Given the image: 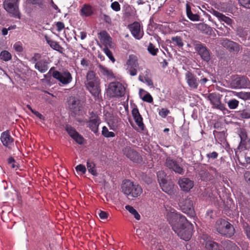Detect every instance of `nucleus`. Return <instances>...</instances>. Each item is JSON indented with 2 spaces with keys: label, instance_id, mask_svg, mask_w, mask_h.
I'll return each instance as SVG.
<instances>
[{
  "label": "nucleus",
  "instance_id": "nucleus-1",
  "mask_svg": "<svg viewBox=\"0 0 250 250\" xmlns=\"http://www.w3.org/2000/svg\"><path fill=\"white\" fill-rule=\"evenodd\" d=\"M167 220L173 230L181 239L186 241L190 239L193 227L184 215L177 211L171 212L167 215Z\"/></svg>",
  "mask_w": 250,
  "mask_h": 250
},
{
  "label": "nucleus",
  "instance_id": "nucleus-2",
  "mask_svg": "<svg viewBox=\"0 0 250 250\" xmlns=\"http://www.w3.org/2000/svg\"><path fill=\"white\" fill-rule=\"evenodd\" d=\"M85 84L87 89L95 99H98L101 93L100 80L98 77L96 76V74L94 71H89L87 72Z\"/></svg>",
  "mask_w": 250,
  "mask_h": 250
},
{
  "label": "nucleus",
  "instance_id": "nucleus-3",
  "mask_svg": "<svg viewBox=\"0 0 250 250\" xmlns=\"http://www.w3.org/2000/svg\"><path fill=\"white\" fill-rule=\"evenodd\" d=\"M121 188L122 192L128 198H137L143 193V189L140 186L135 184L129 180L125 181L122 185Z\"/></svg>",
  "mask_w": 250,
  "mask_h": 250
},
{
  "label": "nucleus",
  "instance_id": "nucleus-4",
  "mask_svg": "<svg viewBox=\"0 0 250 250\" xmlns=\"http://www.w3.org/2000/svg\"><path fill=\"white\" fill-rule=\"evenodd\" d=\"M217 231L222 235L228 237L232 236L235 232L233 226L225 219H219L216 223Z\"/></svg>",
  "mask_w": 250,
  "mask_h": 250
},
{
  "label": "nucleus",
  "instance_id": "nucleus-5",
  "mask_svg": "<svg viewBox=\"0 0 250 250\" xmlns=\"http://www.w3.org/2000/svg\"><path fill=\"white\" fill-rule=\"evenodd\" d=\"M19 0H4L3 7L10 14L11 16L20 19L21 13L19 10Z\"/></svg>",
  "mask_w": 250,
  "mask_h": 250
},
{
  "label": "nucleus",
  "instance_id": "nucleus-6",
  "mask_svg": "<svg viewBox=\"0 0 250 250\" xmlns=\"http://www.w3.org/2000/svg\"><path fill=\"white\" fill-rule=\"evenodd\" d=\"M164 174L163 171L157 173L158 180L162 190L170 195L174 194L177 187L172 182L167 181L164 177H161V174Z\"/></svg>",
  "mask_w": 250,
  "mask_h": 250
},
{
  "label": "nucleus",
  "instance_id": "nucleus-7",
  "mask_svg": "<svg viewBox=\"0 0 250 250\" xmlns=\"http://www.w3.org/2000/svg\"><path fill=\"white\" fill-rule=\"evenodd\" d=\"M125 92V87L119 82H112L108 85L107 93L111 97H122Z\"/></svg>",
  "mask_w": 250,
  "mask_h": 250
},
{
  "label": "nucleus",
  "instance_id": "nucleus-8",
  "mask_svg": "<svg viewBox=\"0 0 250 250\" xmlns=\"http://www.w3.org/2000/svg\"><path fill=\"white\" fill-rule=\"evenodd\" d=\"M193 45L195 51L205 62H208L210 60V52L205 45L198 41H194Z\"/></svg>",
  "mask_w": 250,
  "mask_h": 250
},
{
  "label": "nucleus",
  "instance_id": "nucleus-9",
  "mask_svg": "<svg viewBox=\"0 0 250 250\" xmlns=\"http://www.w3.org/2000/svg\"><path fill=\"white\" fill-rule=\"evenodd\" d=\"M179 206L182 211L189 217L194 218L196 216L193 202L190 198H187L180 202Z\"/></svg>",
  "mask_w": 250,
  "mask_h": 250
},
{
  "label": "nucleus",
  "instance_id": "nucleus-10",
  "mask_svg": "<svg viewBox=\"0 0 250 250\" xmlns=\"http://www.w3.org/2000/svg\"><path fill=\"white\" fill-rule=\"evenodd\" d=\"M127 72L131 76L137 74V68L139 67L137 57L134 55H130L125 64Z\"/></svg>",
  "mask_w": 250,
  "mask_h": 250
},
{
  "label": "nucleus",
  "instance_id": "nucleus-11",
  "mask_svg": "<svg viewBox=\"0 0 250 250\" xmlns=\"http://www.w3.org/2000/svg\"><path fill=\"white\" fill-rule=\"evenodd\" d=\"M90 117L88 121H85L87 127H88L95 134L99 131V126L101 123V120L98 114L91 112L90 113Z\"/></svg>",
  "mask_w": 250,
  "mask_h": 250
},
{
  "label": "nucleus",
  "instance_id": "nucleus-12",
  "mask_svg": "<svg viewBox=\"0 0 250 250\" xmlns=\"http://www.w3.org/2000/svg\"><path fill=\"white\" fill-rule=\"evenodd\" d=\"M222 95L217 93H211L208 95V99L212 105V107L221 111L226 110L225 105L221 103Z\"/></svg>",
  "mask_w": 250,
  "mask_h": 250
},
{
  "label": "nucleus",
  "instance_id": "nucleus-13",
  "mask_svg": "<svg viewBox=\"0 0 250 250\" xmlns=\"http://www.w3.org/2000/svg\"><path fill=\"white\" fill-rule=\"evenodd\" d=\"M123 154L133 163L141 164L143 162L141 155L135 150L129 146H126L123 149Z\"/></svg>",
  "mask_w": 250,
  "mask_h": 250
},
{
  "label": "nucleus",
  "instance_id": "nucleus-14",
  "mask_svg": "<svg viewBox=\"0 0 250 250\" xmlns=\"http://www.w3.org/2000/svg\"><path fill=\"white\" fill-rule=\"evenodd\" d=\"M52 75L54 78L58 80L63 84H67L71 83L72 80L71 74L67 70L62 72L55 70L52 72Z\"/></svg>",
  "mask_w": 250,
  "mask_h": 250
},
{
  "label": "nucleus",
  "instance_id": "nucleus-15",
  "mask_svg": "<svg viewBox=\"0 0 250 250\" xmlns=\"http://www.w3.org/2000/svg\"><path fill=\"white\" fill-rule=\"evenodd\" d=\"M165 166L168 169L174 171L175 173L183 174L184 172L183 168L180 166L178 162L170 157L167 158Z\"/></svg>",
  "mask_w": 250,
  "mask_h": 250
},
{
  "label": "nucleus",
  "instance_id": "nucleus-16",
  "mask_svg": "<svg viewBox=\"0 0 250 250\" xmlns=\"http://www.w3.org/2000/svg\"><path fill=\"white\" fill-rule=\"evenodd\" d=\"M128 28L132 35L137 40H140L144 35L143 27L138 21H134L128 25Z\"/></svg>",
  "mask_w": 250,
  "mask_h": 250
},
{
  "label": "nucleus",
  "instance_id": "nucleus-17",
  "mask_svg": "<svg viewBox=\"0 0 250 250\" xmlns=\"http://www.w3.org/2000/svg\"><path fill=\"white\" fill-rule=\"evenodd\" d=\"M65 130L69 135L78 144L82 145L84 142L83 137L80 134L76 129L71 125H66Z\"/></svg>",
  "mask_w": 250,
  "mask_h": 250
},
{
  "label": "nucleus",
  "instance_id": "nucleus-18",
  "mask_svg": "<svg viewBox=\"0 0 250 250\" xmlns=\"http://www.w3.org/2000/svg\"><path fill=\"white\" fill-rule=\"evenodd\" d=\"M98 35L100 40L104 45V47L113 48L112 38L105 30L101 31Z\"/></svg>",
  "mask_w": 250,
  "mask_h": 250
},
{
  "label": "nucleus",
  "instance_id": "nucleus-19",
  "mask_svg": "<svg viewBox=\"0 0 250 250\" xmlns=\"http://www.w3.org/2000/svg\"><path fill=\"white\" fill-rule=\"evenodd\" d=\"M68 107L70 110L75 115L77 114L81 110L80 101L75 97H70L68 100Z\"/></svg>",
  "mask_w": 250,
  "mask_h": 250
},
{
  "label": "nucleus",
  "instance_id": "nucleus-20",
  "mask_svg": "<svg viewBox=\"0 0 250 250\" xmlns=\"http://www.w3.org/2000/svg\"><path fill=\"white\" fill-rule=\"evenodd\" d=\"M185 79L188 85L192 89H197L198 86V79L190 71H187L185 74Z\"/></svg>",
  "mask_w": 250,
  "mask_h": 250
},
{
  "label": "nucleus",
  "instance_id": "nucleus-21",
  "mask_svg": "<svg viewBox=\"0 0 250 250\" xmlns=\"http://www.w3.org/2000/svg\"><path fill=\"white\" fill-rule=\"evenodd\" d=\"M131 114L135 123L138 127L142 131H143L145 128V125L143 123V119L139 111L138 108L136 106L132 110Z\"/></svg>",
  "mask_w": 250,
  "mask_h": 250
},
{
  "label": "nucleus",
  "instance_id": "nucleus-22",
  "mask_svg": "<svg viewBox=\"0 0 250 250\" xmlns=\"http://www.w3.org/2000/svg\"><path fill=\"white\" fill-rule=\"evenodd\" d=\"M221 44L231 52L237 53L240 50L239 45L238 43L227 39L222 40Z\"/></svg>",
  "mask_w": 250,
  "mask_h": 250
},
{
  "label": "nucleus",
  "instance_id": "nucleus-23",
  "mask_svg": "<svg viewBox=\"0 0 250 250\" xmlns=\"http://www.w3.org/2000/svg\"><path fill=\"white\" fill-rule=\"evenodd\" d=\"M0 140L3 145L10 148L14 145V139L11 137L8 130L3 132L1 134Z\"/></svg>",
  "mask_w": 250,
  "mask_h": 250
},
{
  "label": "nucleus",
  "instance_id": "nucleus-24",
  "mask_svg": "<svg viewBox=\"0 0 250 250\" xmlns=\"http://www.w3.org/2000/svg\"><path fill=\"white\" fill-rule=\"evenodd\" d=\"M178 184L181 189L188 192L193 187V182L188 178H183L179 180Z\"/></svg>",
  "mask_w": 250,
  "mask_h": 250
},
{
  "label": "nucleus",
  "instance_id": "nucleus-25",
  "mask_svg": "<svg viewBox=\"0 0 250 250\" xmlns=\"http://www.w3.org/2000/svg\"><path fill=\"white\" fill-rule=\"evenodd\" d=\"M233 83L235 87L242 88H245L248 86L250 81L247 77L242 76L236 78Z\"/></svg>",
  "mask_w": 250,
  "mask_h": 250
},
{
  "label": "nucleus",
  "instance_id": "nucleus-26",
  "mask_svg": "<svg viewBox=\"0 0 250 250\" xmlns=\"http://www.w3.org/2000/svg\"><path fill=\"white\" fill-rule=\"evenodd\" d=\"M80 14L83 17H90L94 14V8L89 4H84L81 9Z\"/></svg>",
  "mask_w": 250,
  "mask_h": 250
},
{
  "label": "nucleus",
  "instance_id": "nucleus-27",
  "mask_svg": "<svg viewBox=\"0 0 250 250\" xmlns=\"http://www.w3.org/2000/svg\"><path fill=\"white\" fill-rule=\"evenodd\" d=\"M48 61L42 59L37 62L35 64V68L41 73L45 72L48 69Z\"/></svg>",
  "mask_w": 250,
  "mask_h": 250
},
{
  "label": "nucleus",
  "instance_id": "nucleus-28",
  "mask_svg": "<svg viewBox=\"0 0 250 250\" xmlns=\"http://www.w3.org/2000/svg\"><path fill=\"white\" fill-rule=\"evenodd\" d=\"M211 13L213 15L217 17L220 21L225 22L228 25H231L232 23V20L230 18L226 16L217 11L213 10Z\"/></svg>",
  "mask_w": 250,
  "mask_h": 250
},
{
  "label": "nucleus",
  "instance_id": "nucleus-29",
  "mask_svg": "<svg viewBox=\"0 0 250 250\" xmlns=\"http://www.w3.org/2000/svg\"><path fill=\"white\" fill-rule=\"evenodd\" d=\"M45 38L47 43L52 49L60 52H62L63 48L57 42L51 40L50 38L46 36H45Z\"/></svg>",
  "mask_w": 250,
  "mask_h": 250
},
{
  "label": "nucleus",
  "instance_id": "nucleus-30",
  "mask_svg": "<svg viewBox=\"0 0 250 250\" xmlns=\"http://www.w3.org/2000/svg\"><path fill=\"white\" fill-rule=\"evenodd\" d=\"M98 67L101 74L106 76L107 78L112 79L115 78L112 70L108 69L107 67L101 64L98 65Z\"/></svg>",
  "mask_w": 250,
  "mask_h": 250
},
{
  "label": "nucleus",
  "instance_id": "nucleus-31",
  "mask_svg": "<svg viewBox=\"0 0 250 250\" xmlns=\"http://www.w3.org/2000/svg\"><path fill=\"white\" fill-rule=\"evenodd\" d=\"M87 167L89 173L94 176H97L98 173L95 168V164L90 160H88L86 162Z\"/></svg>",
  "mask_w": 250,
  "mask_h": 250
},
{
  "label": "nucleus",
  "instance_id": "nucleus-32",
  "mask_svg": "<svg viewBox=\"0 0 250 250\" xmlns=\"http://www.w3.org/2000/svg\"><path fill=\"white\" fill-rule=\"evenodd\" d=\"M205 247L208 250H220L219 245L212 240H208L206 242Z\"/></svg>",
  "mask_w": 250,
  "mask_h": 250
},
{
  "label": "nucleus",
  "instance_id": "nucleus-33",
  "mask_svg": "<svg viewBox=\"0 0 250 250\" xmlns=\"http://www.w3.org/2000/svg\"><path fill=\"white\" fill-rule=\"evenodd\" d=\"M224 247L225 250H240L235 244L229 240L224 242Z\"/></svg>",
  "mask_w": 250,
  "mask_h": 250
},
{
  "label": "nucleus",
  "instance_id": "nucleus-34",
  "mask_svg": "<svg viewBox=\"0 0 250 250\" xmlns=\"http://www.w3.org/2000/svg\"><path fill=\"white\" fill-rule=\"evenodd\" d=\"M125 208L132 214L136 220H139L140 219L141 216L140 214L133 207L130 205H126L125 206Z\"/></svg>",
  "mask_w": 250,
  "mask_h": 250
},
{
  "label": "nucleus",
  "instance_id": "nucleus-35",
  "mask_svg": "<svg viewBox=\"0 0 250 250\" xmlns=\"http://www.w3.org/2000/svg\"><path fill=\"white\" fill-rule=\"evenodd\" d=\"M138 80L143 83H146L148 86L154 87L153 81L148 76L146 75L145 77H143L140 75Z\"/></svg>",
  "mask_w": 250,
  "mask_h": 250
},
{
  "label": "nucleus",
  "instance_id": "nucleus-36",
  "mask_svg": "<svg viewBox=\"0 0 250 250\" xmlns=\"http://www.w3.org/2000/svg\"><path fill=\"white\" fill-rule=\"evenodd\" d=\"M0 58L2 61L7 62L11 59L12 55L8 51L3 50L0 53Z\"/></svg>",
  "mask_w": 250,
  "mask_h": 250
},
{
  "label": "nucleus",
  "instance_id": "nucleus-37",
  "mask_svg": "<svg viewBox=\"0 0 250 250\" xmlns=\"http://www.w3.org/2000/svg\"><path fill=\"white\" fill-rule=\"evenodd\" d=\"M102 134L106 138L114 137L115 136V134L113 132L109 131L108 128L105 126H103L102 128Z\"/></svg>",
  "mask_w": 250,
  "mask_h": 250
},
{
  "label": "nucleus",
  "instance_id": "nucleus-38",
  "mask_svg": "<svg viewBox=\"0 0 250 250\" xmlns=\"http://www.w3.org/2000/svg\"><path fill=\"white\" fill-rule=\"evenodd\" d=\"M147 50L148 52L152 56H156L157 55L158 52V48L155 47L152 43L150 42L147 47Z\"/></svg>",
  "mask_w": 250,
  "mask_h": 250
},
{
  "label": "nucleus",
  "instance_id": "nucleus-39",
  "mask_svg": "<svg viewBox=\"0 0 250 250\" xmlns=\"http://www.w3.org/2000/svg\"><path fill=\"white\" fill-rule=\"evenodd\" d=\"M239 101L235 99H233L229 100L228 102V105L229 109H236L239 104Z\"/></svg>",
  "mask_w": 250,
  "mask_h": 250
},
{
  "label": "nucleus",
  "instance_id": "nucleus-40",
  "mask_svg": "<svg viewBox=\"0 0 250 250\" xmlns=\"http://www.w3.org/2000/svg\"><path fill=\"white\" fill-rule=\"evenodd\" d=\"M171 40L180 47H182L184 45L182 39L179 36L173 37L171 38Z\"/></svg>",
  "mask_w": 250,
  "mask_h": 250
},
{
  "label": "nucleus",
  "instance_id": "nucleus-41",
  "mask_svg": "<svg viewBox=\"0 0 250 250\" xmlns=\"http://www.w3.org/2000/svg\"><path fill=\"white\" fill-rule=\"evenodd\" d=\"M109 47H104L103 51L108 58L112 61V62H115V59L113 55L112 52L109 49Z\"/></svg>",
  "mask_w": 250,
  "mask_h": 250
},
{
  "label": "nucleus",
  "instance_id": "nucleus-42",
  "mask_svg": "<svg viewBox=\"0 0 250 250\" xmlns=\"http://www.w3.org/2000/svg\"><path fill=\"white\" fill-rule=\"evenodd\" d=\"M170 113V111L167 108H162L159 110L158 114L162 118H165L167 115Z\"/></svg>",
  "mask_w": 250,
  "mask_h": 250
},
{
  "label": "nucleus",
  "instance_id": "nucleus-43",
  "mask_svg": "<svg viewBox=\"0 0 250 250\" xmlns=\"http://www.w3.org/2000/svg\"><path fill=\"white\" fill-rule=\"evenodd\" d=\"M42 56L40 53H34L33 56L31 58L30 61L34 63H36L37 62L41 60Z\"/></svg>",
  "mask_w": 250,
  "mask_h": 250
},
{
  "label": "nucleus",
  "instance_id": "nucleus-44",
  "mask_svg": "<svg viewBox=\"0 0 250 250\" xmlns=\"http://www.w3.org/2000/svg\"><path fill=\"white\" fill-rule=\"evenodd\" d=\"M188 18L192 21H198L199 20L200 17L197 14H194L192 12L190 13L187 15Z\"/></svg>",
  "mask_w": 250,
  "mask_h": 250
},
{
  "label": "nucleus",
  "instance_id": "nucleus-45",
  "mask_svg": "<svg viewBox=\"0 0 250 250\" xmlns=\"http://www.w3.org/2000/svg\"><path fill=\"white\" fill-rule=\"evenodd\" d=\"M13 48L18 52H21L23 51L21 43L20 42H16L14 44Z\"/></svg>",
  "mask_w": 250,
  "mask_h": 250
},
{
  "label": "nucleus",
  "instance_id": "nucleus-46",
  "mask_svg": "<svg viewBox=\"0 0 250 250\" xmlns=\"http://www.w3.org/2000/svg\"><path fill=\"white\" fill-rule=\"evenodd\" d=\"M111 8L115 11L118 12L121 10V6L118 2L114 1L111 4Z\"/></svg>",
  "mask_w": 250,
  "mask_h": 250
},
{
  "label": "nucleus",
  "instance_id": "nucleus-47",
  "mask_svg": "<svg viewBox=\"0 0 250 250\" xmlns=\"http://www.w3.org/2000/svg\"><path fill=\"white\" fill-rule=\"evenodd\" d=\"M243 228L247 238L250 240V226L246 223L244 224Z\"/></svg>",
  "mask_w": 250,
  "mask_h": 250
},
{
  "label": "nucleus",
  "instance_id": "nucleus-48",
  "mask_svg": "<svg viewBox=\"0 0 250 250\" xmlns=\"http://www.w3.org/2000/svg\"><path fill=\"white\" fill-rule=\"evenodd\" d=\"M75 169L77 171L81 172L83 174H85L86 171L85 167L82 164L77 165Z\"/></svg>",
  "mask_w": 250,
  "mask_h": 250
},
{
  "label": "nucleus",
  "instance_id": "nucleus-49",
  "mask_svg": "<svg viewBox=\"0 0 250 250\" xmlns=\"http://www.w3.org/2000/svg\"><path fill=\"white\" fill-rule=\"evenodd\" d=\"M218 156V153L215 151L208 153L206 154V157L209 160L210 159H215Z\"/></svg>",
  "mask_w": 250,
  "mask_h": 250
},
{
  "label": "nucleus",
  "instance_id": "nucleus-50",
  "mask_svg": "<svg viewBox=\"0 0 250 250\" xmlns=\"http://www.w3.org/2000/svg\"><path fill=\"white\" fill-rule=\"evenodd\" d=\"M239 2L244 7L250 8V0H239Z\"/></svg>",
  "mask_w": 250,
  "mask_h": 250
},
{
  "label": "nucleus",
  "instance_id": "nucleus-51",
  "mask_svg": "<svg viewBox=\"0 0 250 250\" xmlns=\"http://www.w3.org/2000/svg\"><path fill=\"white\" fill-rule=\"evenodd\" d=\"M142 100L146 102L151 103L153 102V98L151 95L147 93L142 98Z\"/></svg>",
  "mask_w": 250,
  "mask_h": 250
},
{
  "label": "nucleus",
  "instance_id": "nucleus-52",
  "mask_svg": "<svg viewBox=\"0 0 250 250\" xmlns=\"http://www.w3.org/2000/svg\"><path fill=\"white\" fill-rule=\"evenodd\" d=\"M57 30L58 31L60 32L64 28V24L62 22L58 21L56 23Z\"/></svg>",
  "mask_w": 250,
  "mask_h": 250
},
{
  "label": "nucleus",
  "instance_id": "nucleus-53",
  "mask_svg": "<svg viewBox=\"0 0 250 250\" xmlns=\"http://www.w3.org/2000/svg\"><path fill=\"white\" fill-rule=\"evenodd\" d=\"M103 16V19L104 20V21L106 23L111 25L112 24V20L110 17L108 15L106 14H104Z\"/></svg>",
  "mask_w": 250,
  "mask_h": 250
},
{
  "label": "nucleus",
  "instance_id": "nucleus-54",
  "mask_svg": "<svg viewBox=\"0 0 250 250\" xmlns=\"http://www.w3.org/2000/svg\"><path fill=\"white\" fill-rule=\"evenodd\" d=\"M98 214L101 219H105L107 218L108 214L105 211L100 210Z\"/></svg>",
  "mask_w": 250,
  "mask_h": 250
},
{
  "label": "nucleus",
  "instance_id": "nucleus-55",
  "mask_svg": "<svg viewBox=\"0 0 250 250\" xmlns=\"http://www.w3.org/2000/svg\"><path fill=\"white\" fill-rule=\"evenodd\" d=\"M26 1L29 4H38L39 5L42 4V0H26Z\"/></svg>",
  "mask_w": 250,
  "mask_h": 250
},
{
  "label": "nucleus",
  "instance_id": "nucleus-56",
  "mask_svg": "<svg viewBox=\"0 0 250 250\" xmlns=\"http://www.w3.org/2000/svg\"><path fill=\"white\" fill-rule=\"evenodd\" d=\"M208 81V80L203 76L201 77L200 79H198V83H200L201 85H204Z\"/></svg>",
  "mask_w": 250,
  "mask_h": 250
},
{
  "label": "nucleus",
  "instance_id": "nucleus-57",
  "mask_svg": "<svg viewBox=\"0 0 250 250\" xmlns=\"http://www.w3.org/2000/svg\"><path fill=\"white\" fill-rule=\"evenodd\" d=\"M239 136L241 138V142H244L247 138V134L244 131H241Z\"/></svg>",
  "mask_w": 250,
  "mask_h": 250
},
{
  "label": "nucleus",
  "instance_id": "nucleus-58",
  "mask_svg": "<svg viewBox=\"0 0 250 250\" xmlns=\"http://www.w3.org/2000/svg\"><path fill=\"white\" fill-rule=\"evenodd\" d=\"M206 217H208L209 219L213 218V211L212 209L208 210L206 213Z\"/></svg>",
  "mask_w": 250,
  "mask_h": 250
},
{
  "label": "nucleus",
  "instance_id": "nucleus-59",
  "mask_svg": "<svg viewBox=\"0 0 250 250\" xmlns=\"http://www.w3.org/2000/svg\"><path fill=\"white\" fill-rule=\"evenodd\" d=\"M245 180L250 184V171H246L244 174Z\"/></svg>",
  "mask_w": 250,
  "mask_h": 250
},
{
  "label": "nucleus",
  "instance_id": "nucleus-60",
  "mask_svg": "<svg viewBox=\"0 0 250 250\" xmlns=\"http://www.w3.org/2000/svg\"><path fill=\"white\" fill-rule=\"evenodd\" d=\"M241 116L243 118L248 119L250 118V113L247 111H243L241 113Z\"/></svg>",
  "mask_w": 250,
  "mask_h": 250
},
{
  "label": "nucleus",
  "instance_id": "nucleus-61",
  "mask_svg": "<svg viewBox=\"0 0 250 250\" xmlns=\"http://www.w3.org/2000/svg\"><path fill=\"white\" fill-rule=\"evenodd\" d=\"M81 64L83 66H88L89 65L88 61L83 58L81 60Z\"/></svg>",
  "mask_w": 250,
  "mask_h": 250
},
{
  "label": "nucleus",
  "instance_id": "nucleus-62",
  "mask_svg": "<svg viewBox=\"0 0 250 250\" xmlns=\"http://www.w3.org/2000/svg\"><path fill=\"white\" fill-rule=\"evenodd\" d=\"M32 113H33L37 117H38L39 119H43V116L38 111H37L35 110H34L33 111H32Z\"/></svg>",
  "mask_w": 250,
  "mask_h": 250
},
{
  "label": "nucleus",
  "instance_id": "nucleus-63",
  "mask_svg": "<svg viewBox=\"0 0 250 250\" xmlns=\"http://www.w3.org/2000/svg\"><path fill=\"white\" fill-rule=\"evenodd\" d=\"M160 64L163 68H165L168 66V63L167 60L165 59L162 62H160Z\"/></svg>",
  "mask_w": 250,
  "mask_h": 250
},
{
  "label": "nucleus",
  "instance_id": "nucleus-64",
  "mask_svg": "<svg viewBox=\"0 0 250 250\" xmlns=\"http://www.w3.org/2000/svg\"><path fill=\"white\" fill-rule=\"evenodd\" d=\"M191 12H192L191 10V7H190V6L188 3H187L186 4V13H187V15L188 14H189Z\"/></svg>",
  "mask_w": 250,
  "mask_h": 250
}]
</instances>
